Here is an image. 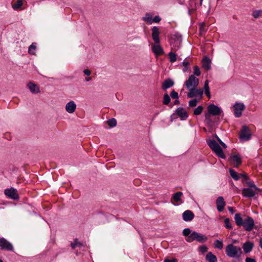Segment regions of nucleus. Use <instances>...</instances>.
<instances>
[{"mask_svg": "<svg viewBox=\"0 0 262 262\" xmlns=\"http://www.w3.org/2000/svg\"><path fill=\"white\" fill-rule=\"evenodd\" d=\"M183 193L182 192H177L174 193L173 195V199L176 202H178L180 201L181 198L182 196Z\"/></svg>", "mask_w": 262, "mask_h": 262, "instance_id": "nucleus-28", "label": "nucleus"}, {"mask_svg": "<svg viewBox=\"0 0 262 262\" xmlns=\"http://www.w3.org/2000/svg\"><path fill=\"white\" fill-rule=\"evenodd\" d=\"M185 82H199V79L196 78L194 75H191L189 76L188 80Z\"/></svg>", "mask_w": 262, "mask_h": 262, "instance_id": "nucleus-41", "label": "nucleus"}, {"mask_svg": "<svg viewBox=\"0 0 262 262\" xmlns=\"http://www.w3.org/2000/svg\"><path fill=\"white\" fill-rule=\"evenodd\" d=\"M213 245L215 248L222 249L223 248V243L222 241L216 240L214 242Z\"/></svg>", "mask_w": 262, "mask_h": 262, "instance_id": "nucleus-26", "label": "nucleus"}, {"mask_svg": "<svg viewBox=\"0 0 262 262\" xmlns=\"http://www.w3.org/2000/svg\"><path fill=\"white\" fill-rule=\"evenodd\" d=\"M106 123L110 127H115L117 124V121L115 118H111L108 119Z\"/></svg>", "mask_w": 262, "mask_h": 262, "instance_id": "nucleus-30", "label": "nucleus"}, {"mask_svg": "<svg viewBox=\"0 0 262 262\" xmlns=\"http://www.w3.org/2000/svg\"><path fill=\"white\" fill-rule=\"evenodd\" d=\"M255 191L251 188H244L242 190V194L245 197L252 198L255 195Z\"/></svg>", "mask_w": 262, "mask_h": 262, "instance_id": "nucleus-14", "label": "nucleus"}, {"mask_svg": "<svg viewBox=\"0 0 262 262\" xmlns=\"http://www.w3.org/2000/svg\"><path fill=\"white\" fill-rule=\"evenodd\" d=\"M245 262H256L255 259L250 257H247L245 259Z\"/></svg>", "mask_w": 262, "mask_h": 262, "instance_id": "nucleus-49", "label": "nucleus"}, {"mask_svg": "<svg viewBox=\"0 0 262 262\" xmlns=\"http://www.w3.org/2000/svg\"><path fill=\"white\" fill-rule=\"evenodd\" d=\"M199 83H185L186 86L189 92L196 88Z\"/></svg>", "mask_w": 262, "mask_h": 262, "instance_id": "nucleus-24", "label": "nucleus"}, {"mask_svg": "<svg viewBox=\"0 0 262 262\" xmlns=\"http://www.w3.org/2000/svg\"><path fill=\"white\" fill-rule=\"evenodd\" d=\"M225 224V227L228 229H232V226L231 224L230 223V220L229 218L225 219L224 221Z\"/></svg>", "mask_w": 262, "mask_h": 262, "instance_id": "nucleus-37", "label": "nucleus"}, {"mask_svg": "<svg viewBox=\"0 0 262 262\" xmlns=\"http://www.w3.org/2000/svg\"><path fill=\"white\" fill-rule=\"evenodd\" d=\"M161 18H160L159 16L157 15V16H155V17L152 19V22H154V23H158L160 22V21L161 20Z\"/></svg>", "mask_w": 262, "mask_h": 262, "instance_id": "nucleus-47", "label": "nucleus"}, {"mask_svg": "<svg viewBox=\"0 0 262 262\" xmlns=\"http://www.w3.org/2000/svg\"><path fill=\"white\" fill-rule=\"evenodd\" d=\"M23 6L22 0H17L16 3L12 4V7L14 10L20 9Z\"/></svg>", "mask_w": 262, "mask_h": 262, "instance_id": "nucleus-23", "label": "nucleus"}, {"mask_svg": "<svg viewBox=\"0 0 262 262\" xmlns=\"http://www.w3.org/2000/svg\"><path fill=\"white\" fill-rule=\"evenodd\" d=\"M83 73H84L85 75H86L89 76V75H90L91 74V71H90V70H88V69H85V70L83 71Z\"/></svg>", "mask_w": 262, "mask_h": 262, "instance_id": "nucleus-52", "label": "nucleus"}, {"mask_svg": "<svg viewBox=\"0 0 262 262\" xmlns=\"http://www.w3.org/2000/svg\"><path fill=\"white\" fill-rule=\"evenodd\" d=\"M171 97L173 99H178V93L176 92L174 90H173L171 94H170Z\"/></svg>", "mask_w": 262, "mask_h": 262, "instance_id": "nucleus-44", "label": "nucleus"}, {"mask_svg": "<svg viewBox=\"0 0 262 262\" xmlns=\"http://www.w3.org/2000/svg\"><path fill=\"white\" fill-rule=\"evenodd\" d=\"M193 73L194 75L199 76L201 74V72L200 70V68L198 66H195L193 68Z\"/></svg>", "mask_w": 262, "mask_h": 262, "instance_id": "nucleus-39", "label": "nucleus"}, {"mask_svg": "<svg viewBox=\"0 0 262 262\" xmlns=\"http://www.w3.org/2000/svg\"><path fill=\"white\" fill-rule=\"evenodd\" d=\"M200 34L202 35L203 33L205 32V24L202 23L200 26Z\"/></svg>", "mask_w": 262, "mask_h": 262, "instance_id": "nucleus-46", "label": "nucleus"}, {"mask_svg": "<svg viewBox=\"0 0 262 262\" xmlns=\"http://www.w3.org/2000/svg\"><path fill=\"white\" fill-rule=\"evenodd\" d=\"M225 252L228 256L231 258H234L239 260L243 252L242 248L239 247L235 246L232 244H228L225 249Z\"/></svg>", "mask_w": 262, "mask_h": 262, "instance_id": "nucleus-4", "label": "nucleus"}, {"mask_svg": "<svg viewBox=\"0 0 262 262\" xmlns=\"http://www.w3.org/2000/svg\"><path fill=\"white\" fill-rule=\"evenodd\" d=\"M178 103H179V100H176V101H174V104H178Z\"/></svg>", "mask_w": 262, "mask_h": 262, "instance_id": "nucleus-58", "label": "nucleus"}, {"mask_svg": "<svg viewBox=\"0 0 262 262\" xmlns=\"http://www.w3.org/2000/svg\"><path fill=\"white\" fill-rule=\"evenodd\" d=\"M200 250L202 252H205L207 251V248L205 246H202L200 247Z\"/></svg>", "mask_w": 262, "mask_h": 262, "instance_id": "nucleus-48", "label": "nucleus"}, {"mask_svg": "<svg viewBox=\"0 0 262 262\" xmlns=\"http://www.w3.org/2000/svg\"><path fill=\"white\" fill-rule=\"evenodd\" d=\"M246 183H247V185H248V186L249 187V188H254V189H255V190H256L257 187L253 184V182L247 181Z\"/></svg>", "mask_w": 262, "mask_h": 262, "instance_id": "nucleus-43", "label": "nucleus"}, {"mask_svg": "<svg viewBox=\"0 0 262 262\" xmlns=\"http://www.w3.org/2000/svg\"><path fill=\"white\" fill-rule=\"evenodd\" d=\"M215 137L218 141V142L220 143V144L224 147L226 148V145L220 139V138L218 137L217 136L215 135Z\"/></svg>", "mask_w": 262, "mask_h": 262, "instance_id": "nucleus-45", "label": "nucleus"}, {"mask_svg": "<svg viewBox=\"0 0 262 262\" xmlns=\"http://www.w3.org/2000/svg\"><path fill=\"white\" fill-rule=\"evenodd\" d=\"M82 246V244L78 241L77 239L74 241V242L71 243V246L73 249L75 248L76 247H80Z\"/></svg>", "mask_w": 262, "mask_h": 262, "instance_id": "nucleus-35", "label": "nucleus"}, {"mask_svg": "<svg viewBox=\"0 0 262 262\" xmlns=\"http://www.w3.org/2000/svg\"><path fill=\"white\" fill-rule=\"evenodd\" d=\"M240 177L243 178L245 180H247L248 179V177L247 174L246 173H241L239 174Z\"/></svg>", "mask_w": 262, "mask_h": 262, "instance_id": "nucleus-51", "label": "nucleus"}, {"mask_svg": "<svg viewBox=\"0 0 262 262\" xmlns=\"http://www.w3.org/2000/svg\"><path fill=\"white\" fill-rule=\"evenodd\" d=\"M205 82H208V81L207 80H206L205 81Z\"/></svg>", "mask_w": 262, "mask_h": 262, "instance_id": "nucleus-61", "label": "nucleus"}, {"mask_svg": "<svg viewBox=\"0 0 262 262\" xmlns=\"http://www.w3.org/2000/svg\"><path fill=\"white\" fill-rule=\"evenodd\" d=\"M171 49H172V50H173V51H177V49H176L174 48V47H171Z\"/></svg>", "mask_w": 262, "mask_h": 262, "instance_id": "nucleus-57", "label": "nucleus"}, {"mask_svg": "<svg viewBox=\"0 0 262 262\" xmlns=\"http://www.w3.org/2000/svg\"><path fill=\"white\" fill-rule=\"evenodd\" d=\"M36 49V43L33 42L31 46L29 47L28 52L29 54L34 55L35 51Z\"/></svg>", "mask_w": 262, "mask_h": 262, "instance_id": "nucleus-27", "label": "nucleus"}, {"mask_svg": "<svg viewBox=\"0 0 262 262\" xmlns=\"http://www.w3.org/2000/svg\"><path fill=\"white\" fill-rule=\"evenodd\" d=\"M168 56L169 58V61L170 62H174L177 60V55L172 52H170L168 54Z\"/></svg>", "mask_w": 262, "mask_h": 262, "instance_id": "nucleus-31", "label": "nucleus"}, {"mask_svg": "<svg viewBox=\"0 0 262 262\" xmlns=\"http://www.w3.org/2000/svg\"><path fill=\"white\" fill-rule=\"evenodd\" d=\"M229 171L231 177L234 180L237 181L239 179L240 175L237 172H236L235 170H234L232 168H230Z\"/></svg>", "mask_w": 262, "mask_h": 262, "instance_id": "nucleus-21", "label": "nucleus"}, {"mask_svg": "<svg viewBox=\"0 0 262 262\" xmlns=\"http://www.w3.org/2000/svg\"><path fill=\"white\" fill-rule=\"evenodd\" d=\"M176 113L182 120H185L188 117V113L183 107L178 108Z\"/></svg>", "mask_w": 262, "mask_h": 262, "instance_id": "nucleus-18", "label": "nucleus"}, {"mask_svg": "<svg viewBox=\"0 0 262 262\" xmlns=\"http://www.w3.org/2000/svg\"><path fill=\"white\" fill-rule=\"evenodd\" d=\"M211 60L207 56H205L202 60V67L205 71H208L211 68Z\"/></svg>", "mask_w": 262, "mask_h": 262, "instance_id": "nucleus-13", "label": "nucleus"}, {"mask_svg": "<svg viewBox=\"0 0 262 262\" xmlns=\"http://www.w3.org/2000/svg\"><path fill=\"white\" fill-rule=\"evenodd\" d=\"M91 80H92V78L91 77H86L85 78V80L87 81H90Z\"/></svg>", "mask_w": 262, "mask_h": 262, "instance_id": "nucleus-55", "label": "nucleus"}, {"mask_svg": "<svg viewBox=\"0 0 262 262\" xmlns=\"http://www.w3.org/2000/svg\"><path fill=\"white\" fill-rule=\"evenodd\" d=\"M203 110V107L201 105H200L194 109L193 114L195 115H199L202 113Z\"/></svg>", "mask_w": 262, "mask_h": 262, "instance_id": "nucleus-33", "label": "nucleus"}, {"mask_svg": "<svg viewBox=\"0 0 262 262\" xmlns=\"http://www.w3.org/2000/svg\"><path fill=\"white\" fill-rule=\"evenodd\" d=\"M151 31V36L154 42L156 43V45L152 46V51L157 56L163 55L164 53V50L162 48V47L159 45V29L158 27L154 26L152 28Z\"/></svg>", "mask_w": 262, "mask_h": 262, "instance_id": "nucleus-1", "label": "nucleus"}, {"mask_svg": "<svg viewBox=\"0 0 262 262\" xmlns=\"http://www.w3.org/2000/svg\"><path fill=\"white\" fill-rule=\"evenodd\" d=\"M170 101V98L167 94L164 95L163 103L165 105H167Z\"/></svg>", "mask_w": 262, "mask_h": 262, "instance_id": "nucleus-34", "label": "nucleus"}, {"mask_svg": "<svg viewBox=\"0 0 262 262\" xmlns=\"http://www.w3.org/2000/svg\"><path fill=\"white\" fill-rule=\"evenodd\" d=\"M0 262H3V261L1 259H0Z\"/></svg>", "mask_w": 262, "mask_h": 262, "instance_id": "nucleus-62", "label": "nucleus"}, {"mask_svg": "<svg viewBox=\"0 0 262 262\" xmlns=\"http://www.w3.org/2000/svg\"><path fill=\"white\" fill-rule=\"evenodd\" d=\"M0 247L2 250H6L7 251H12L14 249L12 244L4 237L0 238Z\"/></svg>", "mask_w": 262, "mask_h": 262, "instance_id": "nucleus-9", "label": "nucleus"}, {"mask_svg": "<svg viewBox=\"0 0 262 262\" xmlns=\"http://www.w3.org/2000/svg\"><path fill=\"white\" fill-rule=\"evenodd\" d=\"M164 262H177V259L175 258L172 259H165L164 260Z\"/></svg>", "mask_w": 262, "mask_h": 262, "instance_id": "nucleus-50", "label": "nucleus"}, {"mask_svg": "<svg viewBox=\"0 0 262 262\" xmlns=\"http://www.w3.org/2000/svg\"><path fill=\"white\" fill-rule=\"evenodd\" d=\"M76 108V105L73 101L68 102L66 105V110L69 113H73Z\"/></svg>", "mask_w": 262, "mask_h": 262, "instance_id": "nucleus-17", "label": "nucleus"}, {"mask_svg": "<svg viewBox=\"0 0 262 262\" xmlns=\"http://www.w3.org/2000/svg\"><path fill=\"white\" fill-rule=\"evenodd\" d=\"M4 207L2 206V205L0 204V209H4Z\"/></svg>", "mask_w": 262, "mask_h": 262, "instance_id": "nucleus-60", "label": "nucleus"}, {"mask_svg": "<svg viewBox=\"0 0 262 262\" xmlns=\"http://www.w3.org/2000/svg\"><path fill=\"white\" fill-rule=\"evenodd\" d=\"M233 161L235 164V166L238 167L239 165L242 163L241 158L237 155H234L231 157Z\"/></svg>", "mask_w": 262, "mask_h": 262, "instance_id": "nucleus-22", "label": "nucleus"}, {"mask_svg": "<svg viewBox=\"0 0 262 262\" xmlns=\"http://www.w3.org/2000/svg\"><path fill=\"white\" fill-rule=\"evenodd\" d=\"M251 134L246 125H243L239 132V139L242 141H248L251 139Z\"/></svg>", "mask_w": 262, "mask_h": 262, "instance_id": "nucleus-6", "label": "nucleus"}, {"mask_svg": "<svg viewBox=\"0 0 262 262\" xmlns=\"http://www.w3.org/2000/svg\"><path fill=\"white\" fill-rule=\"evenodd\" d=\"M203 0H200V5L201 6L202 5V2H203Z\"/></svg>", "mask_w": 262, "mask_h": 262, "instance_id": "nucleus-59", "label": "nucleus"}, {"mask_svg": "<svg viewBox=\"0 0 262 262\" xmlns=\"http://www.w3.org/2000/svg\"><path fill=\"white\" fill-rule=\"evenodd\" d=\"M234 220L236 224L238 226H243L247 231H251L254 227V221L251 217L247 216L243 220L239 213H236L234 216Z\"/></svg>", "mask_w": 262, "mask_h": 262, "instance_id": "nucleus-2", "label": "nucleus"}, {"mask_svg": "<svg viewBox=\"0 0 262 262\" xmlns=\"http://www.w3.org/2000/svg\"><path fill=\"white\" fill-rule=\"evenodd\" d=\"M143 20L151 24L152 23V16L149 13H146L145 16L143 17Z\"/></svg>", "mask_w": 262, "mask_h": 262, "instance_id": "nucleus-25", "label": "nucleus"}, {"mask_svg": "<svg viewBox=\"0 0 262 262\" xmlns=\"http://www.w3.org/2000/svg\"><path fill=\"white\" fill-rule=\"evenodd\" d=\"M259 246H260V247L261 248V249H262V238H261L260 239H259Z\"/></svg>", "mask_w": 262, "mask_h": 262, "instance_id": "nucleus-54", "label": "nucleus"}, {"mask_svg": "<svg viewBox=\"0 0 262 262\" xmlns=\"http://www.w3.org/2000/svg\"><path fill=\"white\" fill-rule=\"evenodd\" d=\"M193 213L189 210L185 211L183 213V219L186 222L191 221L194 218Z\"/></svg>", "mask_w": 262, "mask_h": 262, "instance_id": "nucleus-15", "label": "nucleus"}, {"mask_svg": "<svg viewBox=\"0 0 262 262\" xmlns=\"http://www.w3.org/2000/svg\"><path fill=\"white\" fill-rule=\"evenodd\" d=\"M203 94V91L201 89H198L196 88L193 89L191 92H189L187 96L189 98L194 97H202Z\"/></svg>", "mask_w": 262, "mask_h": 262, "instance_id": "nucleus-12", "label": "nucleus"}, {"mask_svg": "<svg viewBox=\"0 0 262 262\" xmlns=\"http://www.w3.org/2000/svg\"><path fill=\"white\" fill-rule=\"evenodd\" d=\"M206 259L208 262H216L217 258L216 256L213 254L211 252H208L206 256Z\"/></svg>", "mask_w": 262, "mask_h": 262, "instance_id": "nucleus-20", "label": "nucleus"}, {"mask_svg": "<svg viewBox=\"0 0 262 262\" xmlns=\"http://www.w3.org/2000/svg\"><path fill=\"white\" fill-rule=\"evenodd\" d=\"M183 235L187 237L186 241L191 243L196 241L199 243H203L206 241L207 238L204 235L195 231H191L189 228H185L183 231Z\"/></svg>", "mask_w": 262, "mask_h": 262, "instance_id": "nucleus-3", "label": "nucleus"}, {"mask_svg": "<svg viewBox=\"0 0 262 262\" xmlns=\"http://www.w3.org/2000/svg\"><path fill=\"white\" fill-rule=\"evenodd\" d=\"M217 209L219 212H222L226 205V202L223 196H219L216 200Z\"/></svg>", "mask_w": 262, "mask_h": 262, "instance_id": "nucleus-11", "label": "nucleus"}, {"mask_svg": "<svg viewBox=\"0 0 262 262\" xmlns=\"http://www.w3.org/2000/svg\"><path fill=\"white\" fill-rule=\"evenodd\" d=\"M174 83H163V85L162 86V88L164 90H166L167 89H169L172 86Z\"/></svg>", "mask_w": 262, "mask_h": 262, "instance_id": "nucleus-38", "label": "nucleus"}, {"mask_svg": "<svg viewBox=\"0 0 262 262\" xmlns=\"http://www.w3.org/2000/svg\"><path fill=\"white\" fill-rule=\"evenodd\" d=\"M233 108L235 117L239 118L242 116L243 111L245 109V106L243 103L236 102L234 104Z\"/></svg>", "mask_w": 262, "mask_h": 262, "instance_id": "nucleus-7", "label": "nucleus"}, {"mask_svg": "<svg viewBox=\"0 0 262 262\" xmlns=\"http://www.w3.org/2000/svg\"><path fill=\"white\" fill-rule=\"evenodd\" d=\"M5 194L8 198L16 200L19 199V196L17 193V191L14 188H11L10 189H6L5 190Z\"/></svg>", "mask_w": 262, "mask_h": 262, "instance_id": "nucleus-10", "label": "nucleus"}, {"mask_svg": "<svg viewBox=\"0 0 262 262\" xmlns=\"http://www.w3.org/2000/svg\"><path fill=\"white\" fill-rule=\"evenodd\" d=\"M164 82H172L171 80H170V79H165Z\"/></svg>", "mask_w": 262, "mask_h": 262, "instance_id": "nucleus-56", "label": "nucleus"}, {"mask_svg": "<svg viewBox=\"0 0 262 262\" xmlns=\"http://www.w3.org/2000/svg\"><path fill=\"white\" fill-rule=\"evenodd\" d=\"M27 86L32 93H38L40 92L38 86L35 83H28Z\"/></svg>", "mask_w": 262, "mask_h": 262, "instance_id": "nucleus-19", "label": "nucleus"}, {"mask_svg": "<svg viewBox=\"0 0 262 262\" xmlns=\"http://www.w3.org/2000/svg\"><path fill=\"white\" fill-rule=\"evenodd\" d=\"M228 209L229 212L231 214H233L234 212V208L233 207H228Z\"/></svg>", "mask_w": 262, "mask_h": 262, "instance_id": "nucleus-53", "label": "nucleus"}, {"mask_svg": "<svg viewBox=\"0 0 262 262\" xmlns=\"http://www.w3.org/2000/svg\"><path fill=\"white\" fill-rule=\"evenodd\" d=\"M204 90L205 95L207 96L208 98H210L211 96L210 94L209 87L208 85V83H205L204 86Z\"/></svg>", "mask_w": 262, "mask_h": 262, "instance_id": "nucleus-29", "label": "nucleus"}, {"mask_svg": "<svg viewBox=\"0 0 262 262\" xmlns=\"http://www.w3.org/2000/svg\"><path fill=\"white\" fill-rule=\"evenodd\" d=\"M198 103V100L196 99H193L189 101V105L190 107H195Z\"/></svg>", "mask_w": 262, "mask_h": 262, "instance_id": "nucleus-40", "label": "nucleus"}, {"mask_svg": "<svg viewBox=\"0 0 262 262\" xmlns=\"http://www.w3.org/2000/svg\"><path fill=\"white\" fill-rule=\"evenodd\" d=\"M211 115L209 114L208 112L206 113L205 114V120L208 124H210L211 122Z\"/></svg>", "mask_w": 262, "mask_h": 262, "instance_id": "nucleus-42", "label": "nucleus"}, {"mask_svg": "<svg viewBox=\"0 0 262 262\" xmlns=\"http://www.w3.org/2000/svg\"><path fill=\"white\" fill-rule=\"evenodd\" d=\"M182 66L184 67L183 69V72L187 71L189 69V62L185 59L182 63Z\"/></svg>", "mask_w": 262, "mask_h": 262, "instance_id": "nucleus-32", "label": "nucleus"}, {"mask_svg": "<svg viewBox=\"0 0 262 262\" xmlns=\"http://www.w3.org/2000/svg\"><path fill=\"white\" fill-rule=\"evenodd\" d=\"M208 144L219 157L225 159L226 157L222 148L214 140H210L208 142Z\"/></svg>", "mask_w": 262, "mask_h": 262, "instance_id": "nucleus-5", "label": "nucleus"}, {"mask_svg": "<svg viewBox=\"0 0 262 262\" xmlns=\"http://www.w3.org/2000/svg\"><path fill=\"white\" fill-rule=\"evenodd\" d=\"M262 14L261 10H254L253 11L252 16L255 18H258L260 15Z\"/></svg>", "mask_w": 262, "mask_h": 262, "instance_id": "nucleus-36", "label": "nucleus"}, {"mask_svg": "<svg viewBox=\"0 0 262 262\" xmlns=\"http://www.w3.org/2000/svg\"><path fill=\"white\" fill-rule=\"evenodd\" d=\"M207 112L213 116H219L222 111L219 106L214 104H210L207 106Z\"/></svg>", "mask_w": 262, "mask_h": 262, "instance_id": "nucleus-8", "label": "nucleus"}, {"mask_svg": "<svg viewBox=\"0 0 262 262\" xmlns=\"http://www.w3.org/2000/svg\"><path fill=\"white\" fill-rule=\"evenodd\" d=\"M254 244L250 241H247L243 245L242 248L245 253H250L253 249Z\"/></svg>", "mask_w": 262, "mask_h": 262, "instance_id": "nucleus-16", "label": "nucleus"}]
</instances>
